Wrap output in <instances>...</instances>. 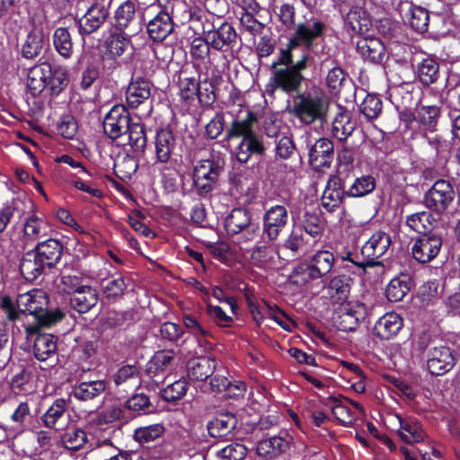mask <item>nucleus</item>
I'll return each mask as SVG.
<instances>
[{
  "label": "nucleus",
  "instance_id": "f257e3e1",
  "mask_svg": "<svg viewBox=\"0 0 460 460\" xmlns=\"http://www.w3.org/2000/svg\"><path fill=\"white\" fill-rule=\"evenodd\" d=\"M49 297L42 289H31L18 295L16 302L8 296L1 298L0 314L10 322L18 320L22 314L33 316L36 323L25 325L27 339L31 340L40 326L49 327L61 320L63 314L58 311H48Z\"/></svg>",
  "mask_w": 460,
  "mask_h": 460
},
{
  "label": "nucleus",
  "instance_id": "f03ea898",
  "mask_svg": "<svg viewBox=\"0 0 460 460\" xmlns=\"http://www.w3.org/2000/svg\"><path fill=\"white\" fill-rule=\"evenodd\" d=\"M256 115L247 111L244 117L234 119L227 131L229 139L240 138L234 148V155L241 164H246L253 155H261L265 146L261 137L256 132Z\"/></svg>",
  "mask_w": 460,
  "mask_h": 460
},
{
  "label": "nucleus",
  "instance_id": "7ed1b4c3",
  "mask_svg": "<svg viewBox=\"0 0 460 460\" xmlns=\"http://www.w3.org/2000/svg\"><path fill=\"white\" fill-rule=\"evenodd\" d=\"M154 146V165L164 174L167 171H174L178 164L177 138L170 128L156 130Z\"/></svg>",
  "mask_w": 460,
  "mask_h": 460
},
{
  "label": "nucleus",
  "instance_id": "20e7f679",
  "mask_svg": "<svg viewBox=\"0 0 460 460\" xmlns=\"http://www.w3.org/2000/svg\"><path fill=\"white\" fill-rule=\"evenodd\" d=\"M224 171V161L220 158H208L199 161L193 169V187L199 196H206L217 185Z\"/></svg>",
  "mask_w": 460,
  "mask_h": 460
},
{
  "label": "nucleus",
  "instance_id": "39448f33",
  "mask_svg": "<svg viewBox=\"0 0 460 460\" xmlns=\"http://www.w3.org/2000/svg\"><path fill=\"white\" fill-rule=\"evenodd\" d=\"M288 111L300 119L302 123L311 124L315 120H323L327 111V102L319 94L302 93L293 100Z\"/></svg>",
  "mask_w": 460,
  "mask_h": 460
},
{
  "label": "nucleus",
  "instance_id": "423d86ee",
  "mask_svg": "<svg viewBox=\"0 0 460 460\" xmlns=\"http://www.w3.org/2000/svg\"><path fill=\"white\" fill-rule=\"evenodd\" d=\"M327 25L321 19L311 16L298 22L290 37V46H298L312 50L318 40L323 38Z\"/></svg>",
  "mask_w": 460,
  "mask_h": 460
},
{
  "label": "nucleus",
  "instance_id": "0eeeda50",
  "mask_svg": "<svg viewBox=\"0 0 460 460\" xmlns=\"http://www.w3.org/2000/svg\"><path fill=\"white\" fill-rule=\"evenodd\" d=\"M367 314L366 306L358 301H345L337 304L334 308L332 322L334 326L342 332L357 329L360 321Z\"/></svg>",
  "mask_w": 460,
  "mask_h": 460
},
{
  "label": "nucleus",
  "instance_id": "6e6552de",
  "mask_svg": "<svg viewBox=\"0 0 460 460\" xmlns=\"http://www.w3.org/2000/svg\"><path fill=\"white\" fill-rule=\"evenodd\" d=\"M141 22L137 1L126 0L115 9L111 28L137 34L142 29Z\"/></svg>",
  "mask_w": 460,
  "mask_h": 460
},
{
  "label": "nucleus",
  "instance_id": "1a4fd4ad",
  "mask_svg": "<svg viewBox=\"0 0 460 460\" xmlns=\"http://www.w3.org/2000/svg\"><path fill=\"white\" fill-rule=\"evenodd\" d=\"M112 1L93 0L84 16L78 21L80 35H90L103 26L109 18Z\"/></svg>",
  "mask_w": 460,
  "mask_h": 460
},
{
  "label": "nucleus",
  "instance_id": "9d476101",
  "mask_svg": "<svg viewBox=\"0 0 460 460\" xmlns=\"http://www.w3.org/2000/svg\"><path fill=\"white\" fill-rule=\"evenodd\" d=\"M455 198L453 186L448 181L438 180L425 193L424 203L428 208L441 215Z\"/></svg>",
  "mask_w": 460,
  "mask_h": 460
},
{
  "label": "nucleus",
  "instance_id": "9b49d317",
  "mask_svg": "<svg viewBox=\"0 0 460 460\" xmlns=\"http://www.w3.org/2000/svg\"><path fill=\"white\" fill-rule=\"evenodd\" d=\"M177 355L173 350H161L156 352L146 365V375L155 385L165 380L166 376L177 365Z\"/></svg>",
  "mask_w": 460,
  "mask_h": 460
},
{
  "label": "nucleus",
  "instance_id": "f8f14e48",
  "mask_svg": "<svg viewBox=\"0 0 460 460\" xmlns=\"http://www.w3.org/2000/svg\"><path fill=\"white\" fill-rule=\"evenodd\" d=\"M132 122L130 114L124 105H114L105 115L103 130L111 139H118L126 135Z\"/></svg>",
  "mask_w": 460,
  "mask_h": 460
},
{
  "label": "nucleus",
  "instance_id": "ddd939ff",
  "mask_svg": "<svg viewBox=\"0 0 460 460\" xmlns=\"http://www.w3.org/2000/svg\"><path fill=\"white\" fill-rule=\"evenodd\" d=\"M442 246V236L438 231L418 237L411 247L413 258L420 263H428L437 257Z\"/></svg>",
  "mask_w": 460,
  "mask_h": 460
},
{
  "label": "nucleus",
  "instance_id": "4468645a",
  "mask_svg": "<svg viewBox=\"0 0 460 460\" xmlns=\"http://www.w3.org/2000/svg\"><path fill=\"white\" fill-rule=\"evenodd\" d=\"M456 363L453 349L447 346H436L427 354V368L433 376H442L450 371Z\"/></svg>",
  "mask_w": 460,
  "mask_h": 460
},
{
  "label": "nucleus",
  "instance_id": "2eb2a0df",
  "mask_svg": "<svg viewBox=\"0 0 460 460\" xmlns=\"http://www.w3.org/2000/svg\"><path fill=\"white\" fill-rule=\"evenodd\" d=\"M391 244L392 239L388 233L385 231L373 233L361 247L363 257L367 258L368 266L379 265L377 260L390 251Z\"/></svg>",
  "mask_w": 460,
  "mask_h": 460
},
{
  "label": "nucleus",
  "instance_id": "dca6fc26",
  "mask_svg": "<svg viewBox=\"0 0 460 460\" xmlns=\"http://www.w3.org/2000/svg\"><path fill=\"white\" fill-rule=\"evenodd\" d=\"M203 33L212 49L223 52L232 49L238 37L234 26L226 22L217 27L213 25V29L204 30Z\"/></svg>",
  "mask_w": 460,
  "mask_h": 460
},
{
  "label": "nucleus",
  "instance_id": "f3484780",
  "mask_svg": "<svg viewBox=\"0 0 460 460\" xmlns=\"http://www.w3.org/2000/svg\"><path fill=\"white\" fill-rule=\"evenodd\" d=\"M288 213L286 207L275 205L266 209L263 215V234L270 240L275 241L287 226Z\"/></svg>",
  "mask_w": 460,
  "mask_h": 460
},
{
  "label": "nucleus",
  "instance_id": "a211bd4d",
  "mask_svg": "<svg viewBox=\"0 0 460 460\" xmlns=\"http://www.w3.org/2000/svg\"><path fill=\"white\" fill-rule=\"evenodd\" d=\"M132 34L128 31L110 28L104 40L106 54L112 59L122 57L133 49Z\"/></svg>",
  "mask_w": 460,
  "mask_h": 460
},
{
  "label": "nucleus",
  "instance_id": "6ab92c4d",
  "mask_svg": "<svg viewBox=\"0 0 460 460\" xmlns=\"http://www.w3.org/2000/svg\"><path fill=\"white\" fill-rule=\"evenodd\" d=\"M303 79L302 74L296 73L288 66L276 69L267 85V91L274 92L276 89H280L287 93H296Z\"/></svg>",
  "mask_w": 460,
  "mask_h": 460
},
{
  "label": "nucleus",
  "instance_id": "aec40b11",
  "mask_svg": "<svg viewBox=\"0 0 460 460\" xmlns=\"http://www.w3.org/2000/svg\"><path fill=\"white\" fill-rule=\"evenodd\" d=\"M289 279L292 284L300 288L301 291L315 293L321 279L306 261L294 269Z\"/></svg>",
  "mask_w": 460,
  "mask_h": 460
},
{
  "label": "nucleus",
  "instance_id": "412c9836",
  "mask_svg": "<svg viewBox=\"0 0 460 460\" xmlns=\"http://www.w3.org/2000/svg\"><path fill=\"white\" fill-rule=\"evenodd\" d=\"M333 157V144L327 138L318 139L309 150V163L317 171L329 167Z\"/></svg>",
  "mask_w": 460,
  "mask_h": 460
},
{
  "label": "nucleus",
  "instance_id": "4be33fe9",
  "mask_svg": "<svg viewBox=\"0 0 460 460\" xmlns=\"http://www.w3.org/2000/svg\"><path fill=\"white\" fill-rule=\"evenodd\" d=\"M294 224L304 230L314 239H320L324 231V222L321 217L313 211H305L301 217L297 212H291Z\"/></svg>",
  "mask_w": 460,
  "mask_h": 460
},
{
  "label": "nucleus",
  "instance_id": "5701e85b",
  "mask_svg": "<svg viewBox=\"0 0 460 460\" xmlns=\"http://www.w3.org/2000/svg\"><path fill=\"white\" fill-rule=\"evenodd\" d=\"M33 341V355L39 361L49 360L52 364L57 361V340L49 333L35 334Z\"/></svg>",
  "mask_w": 460,
  "mask_h": 460
},
{
  "label": "nucleus",
  "instance_id": "b1692460",
  "mask_svg": "<svg viewBox=\"0 0 460 460\" xmlns=\"http://www.w3.org/2000/svg\"><path fill=\"white\" fill-rule=\"evenodd\" d=\"M146 28L149 37L154 41L164 40L173 31V22L169 12H159L148 22Z\"/></svg>",
  "mask_w": 460,
  "mask_h": 460
},
{
  "label": "nucleus",
  "instance_id": "393cba45",
  "mask_svg": "<svg viewBox=\"0 0 460 460\" xmlns=\"http://www.w3.org/2000/svg\"><path fill=\"white\" fill-rule=\"evenodd\" d=\"M51 75L52 66L49 63L35 65L28 72L27 87L33 95L39 94L48 87Z\"/></svg>",
  "mask_w": 460,
  "mask_h": 460
},
{
  "label": "nucleus",
  "instance_id": "a878e982",
  "mask_svg": "<svg viewBox=\"0 0 460 460\" xmlns=\"http://www.w3.org/2000/svg\"><path fill=\"white\" fill-rule=\"evenodd\" d=\"M48 41V37L44 33L43 29L40 27H33L26 35L21 49L22 56L27 59H32L38 57L45 44Z\"/></svg>",
  "mask_w": 460,
  "mask_h": 460
},
{
  "label": "nucleus",
  "instance_id": "bb28decb",
  "mask_svg": "<svg viewBox=\"0 0 460 460\" xmlns=\"http://www.w3.org/2000/svg\"><path fill=\"white\" fill-rule=\"evenodd\" d=\"M352 279L345 274H338L330 279L323 287L333 304L349 301Z\"/></svg>",
  "mask_w": 460,
  "mask_h": 460
},
{
  "label": "nucleus",
  "instance_id": "cd10ccee",
  "mask_svg": "<svg viewBox=\"0 0 460 460\" xmlns=\"http://www.w3.org/2000/svg\"><path fill=\"white\" fill-rule=\"evenodd\" d=\"M151 95L150 83L141 77L131 81L128 84L126 100L129 107L137 108L144 102L147 101Z\"/></svg>",
  "mask_w": 460,
  "mask_h": 460
},
{
  "label": "nucleus",
  "instance_id": "c85d7f7f",
  "mask_svg": "<svg viewBox=\"0 0 460 460\" xmlns=\"http://www.w3.org/2000/svg\"><path fill=\"white\" fill-rule=\"evenodd\" d=\"M344 190L338 176H331L322 196V206L329 212L334 211L341 204Z\"/></svg>",
  "mask_w": 460,
  "mask_h": 460
},
{
  "label": "nucleus",
  "instance_id": "c756f323",
  "mask_svg": "<svg viewBox=\"0 0 460 460\" xmlns=\"http://www.w3.org/2000/svg\"><path fill=\"white\" fill-rule=\"evenodd\" d=\"M402 326V318L398 314L391 312L378 319L374 326V332L381 339L388 340L396 335Z\"/></svg>",
  "mask_w": 460,
  "mask_h": 460
},
{
  "label": "nucleus",
  "instance_id": "7c9ffc66",
  "mask_svg": "<svg viewBox=\"0 0 460 460\" xmlns=\"http://www.w3.org/2000/svg\"><path fill=\"white\" fill-rule=\"evenodd\" d=\"M358 51L364 59L372 63H380L385 54L383 42L376 37H366L357 43Z\"/></svg>",
  "mask_w": 460,
  "mask_h": 460
},
{
  "label": "nucleus",
  "instance_id": "2f4dec72",
  "mask_svg": "<svg viewBox=\"0 0 460 460\" xmlns=\"http://www.w3.org/2000/svg\"><path fill=\"white\" fill-rule=\"evenodd\" d=\"M345 24L353 33L364 34L372 27V21L370 15L365 9L355 5L348 12Z\"/></svg>",
  "mask_w": 460,
  "mask_h": 460
},
{
  "label": "nucleus",
  "instance_id": "473e14b6",
  "mask_svg": "<svg viewBox=\"0 0 460 460\" xmlns=\"http://www.w3.org/2000/svg\"><path fill=\"white\" fill-rule=\"evenodd\" d=\"M440 107L437 105H422L416 107L414 120L423 131L434 132L440 118Z\"/></svg>",
  "mask_w": 460,
  "mask_h": 460
},
{
  "label": "nucleus",
  "instance_id": "72a5a7b5",
  "mask_svg": "<svg viewBox=\"0 0 460 460\" xmlns=\"http://www.w3.org/2000/svg\"><path fill=\"white\" fill-rule=\"evenodd\" d=\"M284 436L274 435L259 441L257 452L265 458H271L281 452H284L289 445L288 433H282Z\"/></svg>",
  "mask_w": 460,
  "mask_h": 460
},
{
  "label": "nucleus",
  "instance_id": "f704fd0d",
  "mask_svg": "<svg viewBox=\"0 0 460 460\" xmlns=\"http://www.w3.org/2000/svg\"><path fill=\"white\" fill-rule=\"evenodd\" d=\"M216 369V360L210 357L192 358L188 363V376L194 381H204Z\"/></svg>",
  "mask_w": 460,
  "mask_h": 460
},
{
  "label": "nucleus",
  "instance_id": "c9c22d12",
  "mask_svg": "<svg viewBox=\"0 0 460 460\" xmlns=\"http://www.w3.org/2000/svg\"><path fill=\"white\" fill-rule=\"evenodd\" d=\"M251 224V216L249 211L244 208H234L225 219V228L228 234H237L245 231V240H247V228Z\"/></svg>",
  "mask_w": 460,
  "mask_h": 460
},
{
  "label": "nucleus",
  "instance_id": "e433bc0d",
  "mask_svg": "<svg viewBox=\"0 0 460 460\" xmlns=\"http://www.w3.org/2000/svg\"><path fill=\"white\" fill-rule=\"evenodd\" d=\"M35 252L46 268L55 266L62 255V245L55 239H48L37 245Z\"/></svg>",
  "mask_w": 460,
  "mask_h": 460
},
{
  "label": "nucleus",
  "instance_id": "4c0bfd02",
  "mask_svg": "<svg viewBox=\"0 0 460 460\" xmlns=\"http://www.w3.org/2000/svg\"><path fill=\"white\" fill-rule=\"evenodd\" d=\"M337 113L332 123V135L339 141H345L355 130L356 123L349 111L341 110Z\"/></svg>",
  "mask_w": 460,
  "mask_h": 460
},
{
  "label": "nucleus",
  "instance_id": "58836bf2",
  "mask_svg": "<svg viewBox=\"0 0 460 460\" xmlns=\"http://www.w3.org/2000/svg\"><path fill=\"white\" fill-rule=\"evenodd\" d=\"M98 293L90 285L85 286L80 291L71 296V306L78 313L84 314L90 311L98 302Z\"/></svg>",
  "mask_w": 460,
  "mask_h": 460
},
{
  "label": "nucleus",
  "instance_id": "ea45409f",
  "mask_svg": "<svg viewBox=\"0 0 460 460\" xmlns=\"http://www.w3.org/2000/svg\"><path fill=\"white\" fill-rule=\"evenodd\" d=\"M46 269L42 261L34 250L27 252L22 258L20 270L23 278L32 281L36 279Z\"/></svg>",
  "mask_w": 460,
  "mask_h": 460
},
{
  "label": "nucleus",
  "instance_id": "a19ab883",
  "mask_svg": "<svg viewBox=\"0 0 460 460\" xmlns=\"http://www.w3.org/2000/svg\"><path fill=\"white\" fill-rule=\"evenodd\" d=\"M307 261L322 279L332 271L335 263V256L328 250H319Z\"/></svg>",
  "mask_w": 460,
  "mask_h": 460
},
{
  "label": "nucleus",
  "instance_id": "79ce46f5",
  "mask_svg": "<svg viewBox=\"0 0 460 460\" xmlns=\"http://www.w3.org/2000/svg\"><path fill=\"white\" fill-rule=\"evenodd\" d=\"M436 223L437 219L430 211L416 212L406 217L407 226L413 231L422 234L434 233L435 231L432 230Z\"/></svg>",
  "mask_w": 460,
  "mask_h": 460
},
{
  "label": "nucleus",
  "instance_id": "37998d69",
  "mask_svg": "<svg viewBox=\"0 0 460 460\" xmlns=\"http://www.w3.org/2000/svg\"><path fill=\"white\" fill-rule=\"evenodd\" d=\"M106 389L103 380L81 382L75 385L72 390V395L80 401H89L102 394Z\"/></svg>",
  "mask_w": 460,
  "mask_h": 460
},
{
  "label": "nucleus",
  "instance_id": "c03bdc74",
  "mask_svg": "<svg viewBox=\"0 0 460 460\" xmlns=\"http://www.w3.org/2000/svg\"><path fill=\"white\" fill-rule=\"evenodd\" d=\"M411 289L410 279L407 275L394 278L388 283L385 295L389 301H402Z\"/></svg>",
  "mask_w": 460,
  "mask_h": 460
},
{
  "label": "nucleus",
  "instance_id": "a18cd8bd",
  "mask_svg": "<svg viewBox=\"0 0 460 460\" xmlns=\"http://www.w3.org/2000/svg\"><path fill=\"white\" fill-rule=\"evenodd\" d=\"M53 45L56 51L64 58L73 55V41L67 28L58 27L53 32Z\"/></svg>",
  "mask_w": 460,
  "mask_h": 460
},
{
  "label": "nucleus",
  "instance_id": "49530a36",
  "mask_svg": "<svg viewBox=\"0 0 460 460\" xmlns=\"http://www.w3.org/2000/svg\"><path fill=\"white\" fill-rule=\"evenodd\" d=\"M250 311L257 324H261L263 321L264 315H267L269 318L274 320L283 329L288 330V325L284 322L285 314L277 306H271L265 303V306L262 308V311L254 305L251 306Z\"/></svg>",
  "mask_w": 460,
  "mask_h": 460
},
{
  "label": "nucleus",
  "instance_id": "de8ad7c7",
  "mask_svg": "<svg viewBox=\"0 0 460 460\" xmlns=\"http://www.w3.org/2000/svg\"><path fill=\"white\" fill-rule=\"evenodd\" d=\"M117 386L127 385L132 388L139 385V371L135 365L121 367L113 376Z\"/></svg>",
  "mask_w": 460,
  "mask_h": 460
},
{
  "label": "nucleus",
  "instance_id": "09e8293b",
  "mask_svg": "<svg viewBox=\"0 0 460 460\" xmlns=\"http://www.w3.org/2000/svg\"><path fill=\"white\" fill-rule=\"evenodd\" d=\"M438 69V63L433 58H427L418 66V77L423 84L429 85L437 81Z\"/></svg>",
  "mask_w": 460,
  "mask_h": 460
},
{
  "label": "nucleus",
  "instance_id": "8fccbe9b",
  "mask_svg": "<svg viewBox=\"0 0 460 460\" xmlns=\"http://www.w3.org/2000/svg\"><path fill=\"white\" fill-rule=\"evenodd\" d=\"M375 188V178L371 175H362L355 179L346 193L350 197H363L371 193Z\"/></svg>",
  "mask_w": 460,
  "mask_h": 460
},
{
  "label": "nucleus",
  "instance_id": "3c124183",
  "mask_svg": "<svg viewBox=\"0 0 460 460\" xmlns=\"http://www.w3.org/2000/svg\"><path fill=\"white\" fill-rule=\"evenodd\" d=\"M237 419L229 411H217L215 416L208 421L207 429H228L232 431L236 429Z\"/></svg>",
  "mask_w": 460,
  "mask_h": 460
},
{
  "label": "nucleus",
  "instance_id": "603ef678",
  "mask_svg": "<svg viewBox=\"0 0 460 460\" xmlns=\"http://www.w3.org/2000/svg\"><path fill=\"white\" fill-rule=\"evenodd\" d=\"M126 135L128 136V143L136 152L144 150L146 145V137L144 126L138 122H131Z\"/></svg>",
  "mask_w": 460,
  "mask_h": 460
},
{
  "label": "nucleus",
  "instance_id": "864d4df0",
  "mask_svg": "<svg viewBox=\"0 0 460 460\" xmlns=\"http://www.w3.org/2000/svg\"><path fill=\"white\" fill-rule=\"evenodd\" d=\"M296 164L285 161H276L268 168L269 173L282 181H291L296 172Z\"/></svg>",
  "mask_w": 460,
  "mask_h": 460
},
{
  "label": "nucleus",
  "instance_id": "5fc2aeb1",
  "mask_svg": "<svg viewBox=\"0 0 460 460\" xmlns=\"http://www.w3.org/2000/svg\"><path fill=\"white\" fill-rule=\"evenodd\" d=\"M47 228L45 221L35 215L25 218L23 231L29 240L39 239L46 234Z\"/></svg>",
  "mask_w": 460,
  "mask_h": 460
},
{
  "label": "nucleus",
  "instance_id": "6e6d98bb",
  "mask_svg": "<svg viewBox=\"0 0 460 460\" xmlns=\"http://www.w3.org/2000/svg\"><path fill=\"white\" fill-rule=\"evenodd\" d=\"M409 15V23L413 30L420 33L428 30L429 15L425 8L411 5Z\"/></svg>",
  "mask_w": 460,
  "mask_h": 460
},
{
  "label": "nucleus",
  "instance_id": "4d7b16f0",
  "mask_svg": "<svg viewBox=\"0 0 460 460\" xmlns=\"http://www.w3.org/2000/svg\"><path fill=\"white\" fill-rule=\"evenodd\" d=\"M359 110L367 119H376L382 112L383 102L378 96L367 94L361 102Z\"/></svg>",
  "mask_w": 460,
  "mask_h": 460
},
{
  "label": "nucleus",
  "instance_id": "13d9d810",
  "mask_svg": "<svg viewBox=\"0 0 460 460\" xmlns=\"http://www.w3.org/2000/svg\"><path fill=\"white\" fill-rule=\"evenodd\" d=\"M66 409V401L57 399L42 417L44 425L49 429L54 428L58 420L63 417Z\"/></svg>",
  "mask_w": 460,
  "mask_h": 460
},
{
  "label": "nucleus",
  "instance_id": "bf43d9fd",
  "mask_svg": "<svg viewBox=\"0 0 460 460\" xmlns=\"http://www.w3.org/2000/svg\"><path fill=\"white\" fill-rule=\"evenodd\" d=\"M188 388L187 380L181 378L166 386L162 392V396L167 402L178 401L186 394Z\"/></svg>",
  "mask_w": 460,
  "mask_h": 460
},
{
  "label": "nucleus",
  "instance_id": "052dcab7",
  "mask_svg": "<svg viewBox=\"0 0 460 460\" xmlns=\"http://www.w3.org/2000/svg\"><path fill=\"white\" fill-rule=\"evenodd\" d=\"M199 94V83L194 78H184L180 82L181 99L188 105L197 100Z\"/></svg>",
  "mask_w": 460,
  "mask_h": 460
},
{
  "label": "nucleus",
  "instance_id": "680f3d73",
  "mask_svg": "<svg viewBox=\"0 0 460 460\" xmlns=\"http://www.w3.org/2000/svg\"><path fill=\"white\" fill-rule=\"evenodd\" d=\"M210 48L206 37L195 38L191 42L190 55L196 61L205 63L209 58Z\"/></svg>",
  "mask_w": 460,
  "mask_h": 460
},
{
  "label": "nucleus",
  "instance_id": "e2e57ef3",
  "mask_svg": "<svg viewBox=\"0 0 460 460\" xmlns=\"http://www.w3.org/2000/svg\"><path fill=\"white\" fill-rule=\"evenodd\" d=\"M338 256L342 261H347L355 266L358 270L355 272L358 274H364L366 268L369 267L368 261L367 258L363 257L362 252L359 254L351 251H346L340 252Z\"/></svg>",
  "mask_w": 460,
  "mask_h": 460
},
{
  "label": "nucleus",
  "instance_id": "0e129e2a",
  "mask_svg": "<svg viewBox=\"0 0 460 460\" xmlns=\"http://www.w3.org/2000/svg\"><path fill=\"white\" fill-rule=\"evenodd\" d=\"M61 284L64 292L74 296L75 293L83 289L88 284L86 279L81 275H63L61 278Z\"/></svg>",
  "mask_w": 460,
  "mask_h": 460
},
{
  "label": "nucleus",
  "instance_id": "69168bd1",
  "mask_svg": "<svg viewBox=\"0 0 460 460\" xmlns=\"http://www.w3.org/2000/svg\"><path fill=\"white\" fill-rule=\"evenodd\" d=\"M77 122L72 115L66 114L60 118L58 131L62 137L72 139L77 133Z\"/></svg>",
  "mask_w": 460,
  "mask_h": 460
},
{
  "label": "nucleus",
  "instance_id": "338daca9",
  "mask_svg": "<svg viewBox=\"0 0 460 460\" xmlns=\"http://www.w3.org/2000/svg\"><path fill=\"white\" fill-rule=\"evenodd\" d=\"M133 314L130 311H111L108 314L105 323L111 328L123 327L131 323Z\"/></svg>",
  "mask_w": 460,
  "mask_h": 460
},
{
  "label": "nucleus",
  "instance_id": "774afa93",
  "mask_svg": "<svg viewBox=\"0 0 460 460\" xmlns=\"http://www.w3.org/2000/svg\"><path fill=\"white\" fill-rule=\"evenodd\" d=\"M30 380V375L25 370H21L15 374L10 381V386L12 391L15 394H27L30 393L28 388Z\"/></svg>",
  "mask_w": 460,
  "mask_h": 460
}]
</instances>
